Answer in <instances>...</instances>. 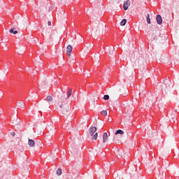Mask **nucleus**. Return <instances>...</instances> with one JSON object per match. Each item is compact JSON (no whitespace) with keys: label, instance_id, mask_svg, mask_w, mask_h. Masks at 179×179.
<instances>
[{"label":"nucleus","instance_id":"nucleus-1","mask_svg":"<svg viewBox=\"0 0 179 179\" xmlns=\"http://www.w3.org/2000/svg\"><path fill=\"white\" fill-rule=\"evenodd\" d=\"M99 134L97 133V128L92 127L90 128L89 138L91 141H97Z\"/></svg>","mask_w":179,"mask_h":179},{"label":"nucleus","instance_id":"nucleus-2","mask_svg":"<svg viewBox=\"0 0 179 179\" xmlns=\"http://www.w3.org/2000/svg\"><path fill=\"white\" fill-rule=\"evenodd\" d=\"M131 6V1L127 0L123 3V9L124 10H128V8Z\"/></svg>","mask_w":179,"mask_h":179},{"label":"nucleus","instance_id":"nucleus-3","mask_svg":"<svg viewBox=\"0 0 179 179\" xmlns=\"http://www.w3.org/2000/svg\"><path fill=\"white\" fill-rule=\"evenodd\" d=\"M73 50V48L72 45H69L66 48V54L69 57V58H71V52H72V50Z\"/></svg>","mask_w":179,"mask_h":179},{"label":"nucleus","instance_id":"nucleus-4","mask_svg":"<svg viewBox=\"0 0 179 179\" xmlns=\"http://www.w3.org/2000/svg\"><path fill=\"white\" fill-rule=\"evenodd\" d=\"M156 20H157V24H162L163 23V19L162 18V15H157L156 16Z\"/></svg>","mask_w":179,"mask_h":179},{"label":"nucleus","instance_id":"nucleus-5","mask_svg":"<svg viewBox=\"0 0 179 179\" xmlns=\"http://www.w3.org/2000/svg\"><path fill=\"white\" fill-rule=\"evenodd\" d=\"M28 145L30 146V148H34L36 143L32 139L29 138Z\"/></svg>","mask_w":179,"mask_h":179},{"label":"nucleus","instance_id":"nucleus-6","mask_svg":"<svg viewBox=\"0 0 179 179\" xmlns=\"http://www.w3.org/2000/svg\"><path fill=\"white\" fill-rule=\"evenodd\" d=\"M107 139H108V134L107 132H105L103 134V143H106V142H107Z\"/></svg>","mask_w":179,"mask_h":179},{"label":"nucleus","instance_id":"nucleus-7","mask_svg":"<svg viewBox=\"0 0 179 179\" xmlns=\"http://www.w3.org/2000/svg\"><path fill=\"white\" fill-rule=\"evenodd\" d=\"M71 96H72V89H68L66 97V100H68V99H69V97H71Z\"/></svg>","mask_w":179,"mask_h":179},{"label":"nucleus","instance_id":"nucleus-8","mask_svg":"<svg viewBox=\"0 0 179 179\" xmlns=\"http://www.w3.org/2000/svg\"><path fill=\"white\" fill-rule=\"evenodd\" d=\"M53 99L52 96H48L46 97V101H48V104H50V103H52Z\"/></svg>","mask_w":179,"mask_h":179},{"label":"nucleus","instance_id":"nucleus-9","mask_svg":"<svg viewBox=\"0 0 179 179\" xmlns=\"http://www.w3.org/2000/svg\"><path fill=\"white\" fill-rule=\"evenodd\" d=\"M115 135H124V131L117 130L115 133Z\"/></svg>","mask_w":179,"mask_h":179},{"label":"nucleus","instance_id":"nucleus-10","mask_svg":"<svg viewBox=\"0 0 179 179\" xmlns=\"http://www.w3.org/2000/svg\"><path fill=\"white\" fill-rule=\"evenodd\" d=\"M15 27L11 28L9 31L10 33L13 34H17V31H15Z\"/></svg>","mask_w":179,"mask_h":179},{"label":"nucleus","instance_id":"nucleus-11","mask_svg":"<svg viewBox=\"0 0 179 179\" xmlns=\"http://www.w3.org/2000/svg\"><path fill=\"white\" fill-rule=\"evenodd\" d=\"M127 24V19H123L120 22V26H125Z\"/></svg>","mask_w":179,"mask_h":179},{"label":"nucleus","instance_id":"nucleus-12","mask_svg":"<svg viewBox=\"0 0 179 179\" xmlns=\"http://www.w3.org/2000/svg\"><path fill=\"white\" fill-rule=\"evenodd\" d=\"M56 173L58 176H61V174H62V169H61V168H59Z\"/></svg>","mask_w":179,"mask_h":179},{"label":"nucleus","instance_id":"nucleus-13","mask_svg":"<svg viewBox=\"0 0 179 179\" xmlns=\"http://www.w3.org/2000/svg\"><path fill=\"white\" fill-rule=\"evenodd\" d=\"M18 107H21V108H24V104L23 103V102H19Z\"/></svg>","mask_w":179,"mask_h":179},{"label":"nucleus","instance_id":"nucleus-14","mask_svg":"<svg viewBox=\"0 0 179 179\" xmlns=\"http://www.w3.org/2000/svg\"><path fill=\"white\" fill-rule=\"evenodd\" d=\"M101 115H103V117H106V115H107V110H102V111L101 112Z\"/></svg>","mask_w":179,"mask_h":179},{"label":"nucleus","instance_id":"nucleus-15","mask_svg":"<svg viewBox=\"0 0 179 179\" xmlns=\"http://www.w3.org/2000/svg\"><path fill=\"white\" fill-rule=\"evenodd\" d=\"M146 19L148 24H150V17H149V14H147Z\"/></svg>","mask_w":179,"mask_h":179},{"label":"nucleus","instance_id":"nucleus-16","mask_svg":"<svg viewBox=\"0 0 179 179\" xmlns=\"http://www.w3.org/2000/svg\"><path fill=\"white\" fill-rule=\"evenodd\" d=\"M69 108H71L69 107V106H68L66 109H63L62 111V113H68V110H69Z\"/></svg>","mask_w":179,"mask_h":179},{"label":"nucleus","instance_id":"nucleus-17","mask_svg":"<svg viewBox=\"0 0 179 179\" xmlns=\"http://www.w3.org/2000/svg\"><path fill=\"white\" fill-rule=\"evenodd\" d=\"M109 99H110V96H108V95L103 96V100H108Z\"/></svg>","mask_w":179,"mask_h":179},{"label":"nucleus","instance_id":"nucleus-18","mask_svg":"<svg viewBox=\"0 0 179 179\" xmlns=\"http://www.w3.org/2000/svg\"><path fill=\"white\" fill-rule=\"evenodd\" d=\"M15 135H16V134H15V132H12V133H11V136H15Z\"/></svg>","mask_w":179,"mask_h":179},{"label":"nucleus","instance_id":"nucleus-19","mask_svg":"<svg viewBox=\"0 0 179 179\" xmlns=\"http://www.w3.org/2000/svg\"><path fill=\"white\" fill-rule=\"evenodd\" d=\"M48 26H51V22H50V21H48Z\"/></svg>","mask_w":179,"mask_h":179},{"label":"nucleus","instance_id":"nucleus-20","mask_svg":"<svg viewBox=\"0 0 179 179\" xmlns=\"http://www.w3.org/2000/svg\"><path fill=\"white\" fill-rule=\"evenodd\" d=\"M59 108H63L62 104H60V105H59Z\"/></svg>","mask_w":179,"mask_h":179},{"label":"nucleus","instance_id":"nucleus-21","mask_svg":"<svg viewBox=\"0 0 179 179\" xmlns=\"http://www.w3.org/2000/svg\"><path fill=\"white\" fill-rule=\"evenodd\" d=\"M74 100H76V97H74Z\"/></svg>","mask_w":179,"mask_h":179},{"label":"nucleus","instance_id":"nucleus-22","mask_svg":"<svg viewBox=\"0 0 179 179\" xmlns=\"http://www.w3.org/2000/svg\"><path fill=\"white\" fill-rule=\"evenodd\" d=\"M60 100H62V99H60Z\"/></svg>","mask_w":179,"mask_h":179}]
</instances>
